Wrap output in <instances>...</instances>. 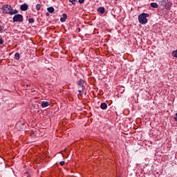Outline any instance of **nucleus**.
I'll return each mask as SVG.
<instances>
[{"mask_svg": "<svg viewBox=\"0 0 177 177\" xmlns=\"http://www.w3.org/2000/svg\"><path fill=\"white\" fill-rule=\"evenodd\" d=\"M1 10L4 15H17V13H19V11L17 10H13V8H12V6L6 4L3 6Z\"/></svg>", "mask_w": 177, "mask_h": 177, "instance_id": "1", "label": "nucleus"}, {"mask_svg": "<svg viewBox=\"0 0 177 177\" xmlns=\"http://www.w3.org/2000/svg\"><path fill=\"white\" fill-rule=\"evenodd\" d=\"M147 17H149V14L142 13L138 16V21L140 24H147Z\"/></svg>", "mask_w": 177, "mask_h": 177, "instance_id": "2", "label": "nucleus"}, {"mask_svg": "<svg viewBox=\"0 0 177 177\" xmlns=\"http://www.w3.org/2000/svg\"><path fill=\"white\" fill-rule=\"evenodd\" d=\"M159 5L160 6H165V9L168 10L171 6H172V4L169 2H168V0H160L159 1Z\"/></svg>", "mask_w": 177, "mask_h": 177, "instance_id": "3", "label": "nucleus"}, {"mask_svg": "<svg viewBox=\"0 0 177 177\" xmlns=\"http://www.w3.org/2000/svg\"><path fill=\"white\" fill-rule=\"evenodd\" d=\"M12 20L14 22L21 23L24 20L23 15L17 14L13 17Z\"/></svg>", "mask_w": 177, "mask_h": 177, "instance_id": "4", "label": "nucleus"}, {"mask_svg": "<svg viewBox=\"0 0 177 177\" xmlns=\"http://www.w3.org/2000/svg\"><path fill=\"white\" fill-rule=\"evenodd\" d=\"M20 9L21 10H23L24 12H25V10H27L28 9V5H27L26 3L22 4L20 6Z\"/></svg>", "mask_w": 177, "mask_h": 177, "instance_id": "5", "label": "nucleus"}, {"mask_svg": "<svg viewBox=\"0 0 177 177\" xmlns=\"http://www.w3.org/2000/svg\"><path fill=\"white\" fill-rule=\"evenodd\" d=\"M49 105H50L49 102H45V101L41 102V107L43 109H45V107H48V106Z\"/></svg>", "mask_w": 177, "mask_h": 177, "instance_id": "6", "label": "nucleus"}, {"mask_svg": "<svg viewBox=\"0 0 177 177\" xmlns=\"http://www.w3.org/2000/svg\"><path fill=\"white\" fill-rule=\"evenodd\" d=\"M66 20H67V15L63 14L62 17L60 18V21H62V23H64Z\"/></svg>", "mask_w": 177, "mask_h": 177, "instance_id": "7", "label": "nucleus"}, {"mask_svg": "<svg viewBox=\"0 0 177 177\" xmlns=\"http://www.w3.org/2000/svg\"><path fill=\"white\" fill-rule=\"evenodd\" d=\"M97 12H99V13H101V15H103L105 12V9L104 7H100L98 9H97Z\"/></svg>", "mask_w": 177, "mask_h": 177, "instance_id": "8", "label": "nucleus"}, {"mask_svg": "<svg viewBox=\"0 0 177 177\" xmlns=\"http://www.w3.org/2000/svg\"><path fill=\"white\" fill-rule=\"evenodd\" d=\"M100 109H102V110H106V109H107V104L102 102L100 105Z\"/></svg>", "mask_w": 177, "mask_h": 177, "instance_id": "9", "label": "nucleus"}, {"mask_svg": "<svg viewBox=\"0 0 177 177\" xmlns=\"http://www.w3.org/2000/svg\"><path fill=\"white\" fill-rule=\"evenodd\" d=\"M47 10L49 13H53V12H55V8H53V7H49Z\"/></svg>", "mask_w": 177, "mask_h": 177, "instance_id": "10", "label": "nucleus"}, {"mask_svg": "<svg viewBox=\"0 0 177 177\" xmlns=\"http://www.w3.org/2000/svg\"><path fill=\"white\" fill-rule=\"evenodd\" d=\"M15 60H19L20 59V54L19 53H15Z\"/></svg>", "mask_w": 177, "mask_h": 177, "instance_id": "11", "label": "nucleus"}, {"mask_svg": "<svg viewBox=\"0 0 177 177\" xmlns=\"http://www.w3.org/2000/svg\"><path fill=\"white\" fill-rule=\"evenodd\" d=\"M151 8H154L155 9H157V8H158V4H157V3H151Z\"/></svg>", "mask_w": 177, "mask_h": 177, "instance_id": "12", "label": "nucleus"}, {"mask_svg": "<svg viewBox=\"0 0 177 177\" xmlns=\"http://www.w3.org/2000/svg\"><path fill=\"white\" fill-rule=\"evenodd\" d=\"M171 55L174 57H177V50L172 51Z\"/></svg>", "mask_w": 177, "mask_h": 177, "instance_id": "13", "label": "nucleus"}, {"mask_svg": "<svg viewBox=\"0 0 177 177\" xmlns=\"http://www.w3.org/2000/svg\"><path fill=\"white\" fill-rule=\"evenodd\" d=\"M42 6H41V4H37L36 5V9L37 10H41V8Z\"/></svg>", "mask_w": 177, "mask_h": 177, "instance_id": "14", "label": "nucleus"}, {"mask_svg": "<svg viewBox=\"0 0 177 177\" xmlns=\"http://www.w3.org/2000/svg\"><path fill=\"white\" fill-rule=\"evenodd\" d=\"M69 2H71L73 5H75V2H77V0H69Z\"/></svg>", "mask_w": 177, "mask_h": 177, "instance_id": "15", "label": "nucleus"}, {"mask_svg": "<svg viewBox=\"0 0 177 177\" xmlns=\"http://www.w3.org/2000/svg\"><path fill=\"white\" fill-rule=\"evenodd\" d=\"M28 22L30 23V24L34 23V19L30 18V19H28Z\"/></svg>", "mask_w": 177, "mask_h": 177, "instance_id": "16", "label": "nucleus"}, {"mask_svg": "<svg viewBox=\"0 0 177 177\" xmlns=\"http://www.w3.org/2000/svg\"><path fill=\"white\" fill-rule=\"evenodd\" d=\"M82 84H84V80H80L78 82V85H82Z\"/></svg>", "mask_w": 177, "mask_h": 177, "instance_id": "17", "label": "nucleus"}, {"mask_svg": "<svg viewBox=\"0 0 177 177\" xmlns=\"http://www.w3.org/2000/svg\"><path fill=\"white\" fill-rule=\"evenodd\" d=\"M3 40L2 39V38H0V45H3Z\"/></svg>", "mask_w": 177, "mask_h": 177, "instance_id": "18", "label": "nucleus"}, {"mask_svg": "<svg viewBox=\"0 0 177 177\" xmlns=\"http://www.w3.org/2000/svg\"><path fill=\"white\" fill-rule=\"evenodd\" d=\"M78 1H79V3H84L85 0H78Z\"/></svg>", "mask_w": 177, "mask_h": 177, "instance_id": "19", "label": "nucleus"}, {"mask_svg": "<svg viewBox=\"0 0 177 177\" xmlns=\"http://www.w3.org/2000/svg\"><path fill=\"white\" fill-rule=\"evenodd\" d=\"M3 32V28H2V26H0V32Z\"/></svg>", "mask_w": 177, "mask_h": 177, "instance_id": "20", "label": "nucleus"}, {"mask_svg": "<svg viewBox=\"0 0 177 177\" xmlns=\"http://www.w3.org/2000/svg\"><path fill=\"white\" fill-rule=\"evenodd\" d=\"M64 161H61L60 162H59V165H62V166H63V165H64Z\"/></svg>", "mask_w": 177, "mask_h": 177, "instance_id": "21", "label": "nucleus"}, {"mask_svg": "<svg viewBox=\"0 0 177 177\" xmlns=\"http://www.w3.org/2000/svg\"><path fill=\"white\" fill-rule=\"evenodd\" d=\"M78 92H79V93H80V95L82 96V90H79Z\"/></svg>", "mask_w": 177, "mask_h": 177, "instance_id": "22", "label": "nucleus"}, {"mask_svg": "<svg viewBox=\"0 0 177 177\" xmlns=\"http://www.w3.org/2000/svg\"><path fill=\"white\" fill-rule=\"evenodd\" d=\"M174 120L177 121V113H176V117L174 118Z\"/></svg>", "mask_w": 177, "mask_h": 177, "instance_id": "23", "label": "nucleus"}, {"mask_svg": "<svg viewBox=\"0 0 177 177\" xmlns=\"http://www.w3.org/2000/svg\"><path fill=\"white\" fill-rule=\"evenodd\" d=\"M82 91H84V89H85V86L82 85Z\"/></svg>", "mask_w": 177, "mask_h": 177, "instance_id": "24", "label": "nucleus"}, {"mask_svg": "<svg viewBox=\"0 0 177 177\" xmlns=\"http://www.w3.org/2000/svg\"><path fill=\"white\" fill-rule=\"evenodd\" d=\"M31 86V84H26V88Z\"/></svg>", "mask_w": 177, "mask_h": 177, "instance_id": "25", "label": "nucleus"}, {"mask_svg": "<svg viewBox=\"0 0 177 177\" xmlns=\"http://www.w3.org/2000/svg\"><path fill=\"white\" fill-rule=\"evenodd\" d=\"M32 92H35V90H33Z\"/></svg>", "mask_w": 177, "mask_h": 177, "instance_id": "26", "label": "nucleus"}]
</instances>
